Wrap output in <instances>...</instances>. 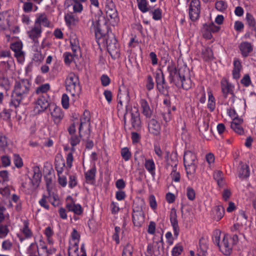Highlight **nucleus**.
<instances>
[{"label":"nucleus","instance_id":"nucleus-1","mask_svg":"<svg viewBox=\"0 0 256 256\" xmlns=\"http://www.w3.org/2000/svg\"><path fill=\"white\" fill-rule=\"evenodd\" d=\"M30 84L28 80L20 79L15 81L10 104L16 108L30 93Z\"/></svg>","mask_w":256,"mask_h":256},{"label":"nucleus","instance_id":"nucleus-2","mask_svg":"<svg viewBox=\"0 0 256 256\" xmlns=\"http://www.w3.org/2000/svg\"><path fill=\"white\" fill-rule=\"evenodd\" d=\"M238 242V236L236 234L232 236L225 234L221 242H220V236L214 237V242L219 247L220 250L226 256H230L232 254L233 248Z\"/></svg>","mask_w":256,"mask_h":256},{"label":"nucleus","instance_id":"nucleus-3","mask_svg":"<svg viewBox=\"0 0 256 256\" xmlns=\"http://www.w3.org/2000/svg\"><path fill=\"white\" fill-rule=\"evenodd\" d=\"M117 100L118 112L124 115V123H126V115L128 114V110L131 109V106L130 104L129 91L128 88L124 86L119 88Z\"/></svg>","mask_w":256,"mask_h":256},{"label":"nucleus","instance_id":"nucleus-4","mask_svg":"<svg viewBox=\"0 0 256 256\" xmlns=\"http://www.w3.org/2000/svg\"><path fill=\"white\" fill-rule=\"evenodd\" d=\"M67 92H69L72 96H78L81 91L78 76L71 72L68 76L65 81Z\"/></svg>","mask_w":256,"mask_h":256},{"label":"nucleus","instance_id":"nucleus-5","mask_svg":"<svg viewBox=\"0 0 256 256\" xmlns=\"http://www.w3.org/2000/svg\"><path fill=\"white\" fill-rule=\"evenodd\" d=\"M132 220L134 226L140 228L144 222V214L142 210V202H136L132 206Z\"/></svg>","mask_w":256,"mask_h":256},{"label":"nucleus","instance_id":"nucleus-6","mask_svg":"<svg viewBox=\"0 0 256 256\" xmlns=\"http://www.w3.org/2000/svg\"><path fill=\"white\" fill-rule=\"evenodd\" d=\"M184 163L188 174H192L196 172L198 161L194 154L190 150L186 152L184 156Z\"/></svg>","mask_w":256,"mask_h":256},{"label":"nucleus","instance_id":"nucleus-7","mask_svg":"<svg viewBox=\"0 0 256 256\" xmlns=\"http://www.w3.org/2000/svg\"><path fill=\"white\" fill-rule=\"evenodd\" d=\"M33 176L32 178L31 179L30 178H27V180L30 183V186H26V182H24L22 184V186L28 190H32L36 188L40 182L42 178V174L38 166H35L33 168Z\"/></svg>","mask_w":256,"mask_h":256},{"label":"nucleus","instance_id":"nucleus-8","mask_svg":"<svg viewBox=\"0 0 256 256\" xmlns=\"http://www.w3.org/2000/svg\"><path fill=\"white\" fill-rule=\"evenodd\" d=\"M155 79L156 88L162 94L168 95L169 86L166 82L164 76L161 69L157 70L156 72Z\"/></svg>","mask_w":256,"mask_h":256},{"label":"nucleus","instance_id":"nucleus-9","mask_svg":"<svg viewBox=\"0 0 256 256\" xmlns=\"http://www.w3.org/2000/svg\"><path fill=\"white\" fill-rule=\"evenodd\" d=\"M106 44L108 53L112 57L119 56L120 50L114 36L113 34L108 35L106 39Z\"/></svg>","mask_w":256,"mask_h":256},{"label":"nucleus","instance_id":"nucleus-10","mask_svg":"<svg viewBox=\"0 0 256 256\" xmlns=\"http://www.w3.org/2000/svg\"><path fill=\"white\" fill-rule=\"evenodd\" d=\"M200 1L199 0H192L190 4L189 16L192 21L197 20L200 17Z\"/></svg>","mask_w":256,"mask_h":256},{"label":"nucleus","instance_id":"nucleus-11","mask_svg":"<svg viewBox=\"0 0 256 256\" xmlns=\"http://www.w3.org/2000/svg\"><path fill=\"white\" fill-rule=\"evenodd\" d=\"M90 114L88 111H84L82 116L80 119V126L78 128V133L80 134V136H82V132L84 126L88 130V135L86 138H88L90 134Z\"/></svg>","mask_w":256,"mask_h":256},{"label":"nucleus","instance_id":"nucleus-12","mask_svg":"<svg viewBox=\"0 0 256 256\" xmlns=\"http://www.w3.org/2000/svg\"><path fill=\"white\" fill-rule=\"evenodd\" d=\"M167 70L169 74L168 78L170 83H174L176 85L177 83L178 84L177 80L178 81L180 79L178 78V72L177 71L175 64L173 62L168 64Z\"/></svg>","mask_w":256,"mask_h":256},{"label":"nucleus","instance_id":"nucleus-13","mask_svg":"<svg viewBox=\"0 0 256 256\" xmlns=\"http://www.w3.org/2000/svg\"><path fill=\"white\" fill-rule=\"evenodd\" d=\"M170 219L173 228L174 236L177 237L179 234L180 228L178 224L176 212L174 208H172L170 210Z\"/></svg>","mask_w":256,"mask_h":256},{"label":"nucleus","instance_id":"nucleus-14","mask_svg":"<svg viewBox=\"0 0 256 256\" xmlns=\"http://www.w3.org/2000/svg\"><path fill=\"white\" fill-rule=\"evenodd\" d=\"M87 0H66L65 4L67 6L72 5L74 12L80 13L83 10V4L86 2Z\"/></svg>","mask_w":256,"mask_h":256},{"label":"nucleus","instance_id":"nucleus-15","mask_svg":"<svg viewBox=\"0 0 256 256\" xmlns=\"http://www.w3.org/2000/svg\"><path fill=\"white\" fill-rule=\"evenodd\" d=\"M224 213L225 210L222 206H216L212 208L210 212V216L212 220L218 222L224 217Z\"/></svg>","mask_w":256,"mask_h":256},{"label":"nucleus","instance_id":"nucleus-16","mask_svg":"<svg viewBox=\"0 0 256 256\" xmlns=\"http://www.w3.org/2000/svg\"><path fill=\"white\" fill-rule=\"evenodd\" d=\"M220 86L222 96L224 98H228V94L234 91V86L230 83L226 78H222L220 82Z\"/></svg>","mask_w":256,"mask_h":256},{"label":"nucleus","instance_id":"nucleus-17","mask_svg":"<svg viewBox=\"0 0 256 256\" xmlns=\"http://www.w3.org/2000/svg\"><path fill=\"white\" fill-rule=\"evenodd\" d=\"M36 107L38 108L39 112H44L49 106V102L48 100L46 94L40 95L38 96L36 102Z\"/></svg>","mask_w":256,"mask_h":256},{"label":"nucleus","instance_id":"nucleus-18","mask_svg":"<svg viewBox=\"0 0 256 256\" xmlns=\"http://www.w3.org/2000/svg\"><path fill=\"white\" fill-rule=\"evenodd\" d=\"M51 116L54 123L58 125L64 117V113L62 110L56 106H54L52 110L50 112Z\"/></svg>","mask_w":256,"mask_h":256},{"label":"nucleus","instance_id":"nucleus-19","mask_svg":"<svg viewBox=\"0 0 256 256\" xmlns=\"http://www.w3.org/2000/svg\"><path fill=\"white\" fill-rule=\"evenodd\" d=\"M149 132L154 136L160 134L161 127L160 123L154 118L150 120L148 124Z\"/></svg>","mask_w":256,"mask_h":256},{"label":"nucleus","instance_id":"nucleus-20","mask_svg":"<svg viewBox=\"0 0 256 256\" xmlns=\"http://www.w3.org/2000/svg\"><path fill=\"white\" fill-rule=\"evenodd\" d=\"M42 33V28H39L36 25L30 30L28 32V34L30 38H31L34 44H38V38L40 36Z\"/></svg>","mask_w":256,"mask_h":256},{"label":"nucleus","instance_id":"nucleus-21","mask_svg":"<svg viewBox=\"0 0 256 256\" xmlns=\"http://www.w3.org/2000/svg\"><path fill=\"white\" fill-rule=\"evenodd\" d=\"M178 78L182 86L184 89L188 90L192 87V80L188 76H184L180 70L178 71Z\"/></svg>","mask_w":256,"mask_h":256},{"label":"nucleus","instance_id":"nucleus-22","mask_svg":"<svg viewBox=\"0 0 256 256\" xmlns=\"http://www.w3.org/2000/svg\"><path fill=\"white\" fill-rule=\"evenodd\" d=\"M55 168L57 171L58 174H62L65 167V161L61 155H57L55 158L54 162Z\"/></svg>","mask_w":256,"mask_h":256},{"label":"nucleus","instance_id":"nucleus-23","mask_svg":"<svg viewBox=\"0 0 256 256\" xmlns=\"http://www.w3.org/2000/svg\"><path fill=\"white\" fill-rule=\"evenodd\" d=\"M240 50L244 57H246L253 50V47L250 42H242L240 46Z\"/></svg>","mask_w":256,"mask_h":256},{"label":"nucleus","instance_id":"nucleus-24","mask_svg":"<svg viewBox=\"0 0 256 256\" xmlns=\"http://www.w3.org/2000/svg\"><path fill=\"white\" fill-rule=\"evenodd\" d=\"M140 104L142 108V114L147 118H150L152 110L150 109L148 102L144 99H142L140 100Z\"/></svg>","mask_w":256,"mask_h":256},{"label":"nucleus","instance_id":"nucleus-25","mask_svg":"<svg viewBox=\"0 0 256 256\" xmlns=\"http://www.w3.org/2000/svg\"><path fill=\"white\" fill-rule=\"evenodd\" d=\"M66 208L69 212H72L74 214L80 215L83 212L82 208L80 204H76L73 202L66 204Z\"/></svg>","mask_w":256,"mask_h":256},{"label":"nucleus","instance_id":"nucleus-26","mask_svg":"<svg viewBox=\"0 0 256 256\" xmlns=\"http://www.w3.org/2000/svg\"><path fill=\"white\" fill-rule=\"evenodd\" d=\"M154 256H162L164 254V242L162 240V236L161 240L159 242H156L154 243Z\"/></svg>","mask_w":256,"mask_h":256},{"label":"nucleus","instance_id":"nucleus-27","mask_svg":"<svg viewBox=\"0 0 256 256\" xmlns=\"http://www.w3.org/2000/svg\"><path fill=\"white\" fill-rule=\"evenodd\" d=\"M242 69L240 62L235 58L234 60V68L232 72V76L235 79H238L240 76V72Z\"/></svg>","mask_w":256,"mask_h":256},{"label":"nucleus","instance_id":"nucleus-28","mask_svg":"<svg viewBox=\"0 0 256 256\" xmlns=\"http://www.w3.org/2000/svg\"><path fill=\"white\" fill-rule=\"evenodd\" d=\"M130 122L132 126L134 129L138 130L140 128L141 122L138 112L131 113Z\"/></svg>","mask_w":256,"mask_h":256},{"label":"nucleus","instance_id":"nucleus-29","mask_svg":"<svg viewBox=\"0 0 256 256\" xmlns=\"http://www.w3.org/2000/svg\"><path fill=\"white\" fill-rule=\"evenodd\" d=\"M240 168L238 170V176L242 178H248L250 174L248 166L242 162H240Z\"/></svg>","mask_w":256,"mask_h":256},{"label":"nucleus","instance_id":"nucleus-30","mask_svg":"<svg viewBox=\"0 0 256 256\" xmlns=\"http://www.w3.org/2000/svg\"><path fill=\"white\" fill-rule=\"evenodd\" d=\"M91 28L94 31L95 36L96 38H100L104 34L100 28V24L99 20H96L95 22H92Z\"/></svg>","mask_w":256,"mask_h":256},{"label":"nucleus","instance_id":"nucleus-31","mask_svg":"<svg viewBox=\"0 0 256 256\" xmlns=\"http://www.w3.org/2000/svg\"><path fill=\"white\" fill-rule=\"evenodd\" d=\"M178 164V159L177 156L176 154H172L170 155V158H166V169H168L169 166L173 168H177Z\"/></svg>","mask_w":256,"mask_h":256},{"label":"nucleus","instance_id":"nucleus-32","mask_svg":"<svg viewBox=\"0 0 256 256\" xmlns=\"http://www.w3.org/2000/svg\"><path fill=\"white\" fill-rule=\"evenodd\" d=\"M34 24L41 28V24L44 26H49V22L44 14H40L37 17Z\"/></svg>","mask_w":256,"mask_h":256},{"label":"nucleus","instance_id":"nucleus-33","mask_svg":"<svg viewBox=\"0 0 256 256\" xmlns=\"http://www.w3.org/2000/svg\"><path fill=\"white\" fill-rule=\"evenodd\" d=\"M213 176L216 182L218 185L220 187H222L224 186L225 182L224 180V174L222 171L216 170L214 172Z\"/></svg>","mask_w":256,"mask_h":256},{"label":"nucleus","instance_id":"nucleus-34","mask_svg":"<svg viewBox=\"0 0 256 256\" xmlns=\"http://www.w3.org/2000/svg\"><path fill=\"white\" fill-rule=\"evenodd\" d=\"M144 166L152 175L154 176L155 174L156 166L152 159L146 160Z\"/></svg>","mask_w":256,"mask_h":256},{"label":"nucleus","instance_id":"nucleus-35","mask_svg":"<svg viewBox=\"0 0 256 256\" xmlns=\"http://www.w3.org/2000/svg\"><path fill=\"white\" fill-rule=\"evenodd\" d=\"M10 226V222L6 224L0 223V238H5L10 232L8 226Z\"/></svg>","mask_w":256,"mask_h":256},{"label":"nucleus","instance_id":"nucleus-36","mask_svg":"<svg viewBox=\"0 0 256 256\" xmlns=\"http://www.w3.org/2000/svg\"><path fill=\"white\" fill-rule=\"evenodd\" d=\"M139 10L143 13L150 11L148 2L146 0H136Z\"/></svg>","mask_w":256,"mask_h":256},{"label":"nucleus","instance_id":"nucleus-37","mask_svg":"<svg viewBox=\"0 0 256 256\" xmlns=\"http://www.w3.org/2000/svg\"><path fill=\"white\" fill-rule=\"evenodd\" d=\"M50 88V86L48 84H43L36 88L35 93L38 96L45 94Z\"/></svg>","mask_w":256,"mask_h":256},{"label":"nucleus","instance_id":"nucleus-38","mask_svg":"<svg viewBox=\"0 0 256 256\" xmlns=\"http://www.w3.org/2000/svg\"><path fill=\"white\" fill-rule=\"evenodd\" d=\"M202 58L205 61L211 60L213 58V52L212 49L208 47L202 50Z\"/></svg>","mask_w":256,"mask_h":256},{"label":"nucleus","instance_id":"nucleus-39","mask_svg":"<svg viewBox=\"0 0 256 256\" xmlns=\"http://www.w3.org/2000/svg\"><path fill=\"white\" fill-rule=\"evenodd\" d=\"M208 108L210 110L211 112H212L216 108V100L214 97V96L211 92H208Z\"/></svg>","mask_w":256,"mask_h":256},{"label":"nucleus","instance_id":"nucleus-40","mask_svg":"<svg viewBox=\"0 0 256 256\" xmlns=\"http://www.w3.org/2000/svg\"><path fill=\"white\" fill-rule=\"evenodd\" d=\"M133 251L132 245L128 243L123 248L122 256H132Z\"/></svg>","mask_w":256,"mask_h":256},{"label":"nucleus","instance_id":"nucleus-41","mask_svg":"<svg viewBox=\"0 0 256 256\" xmlns=\"http://www.w3.org/2000/svg\"><path fill=\"white\" fill-rule=\"evenodd\" d=\"M64 19L66 24L69 26L74 25L78 22L77 18L72 14H66Z\"/></svg>","mask_w":256,"mask_h":256},{"label":"nucleus","instance_id":"nucleus-42","mask_svg":"<svg viewBox=\"0 0 256 256\" xmlns=\"http://www.w3.org/2000/svg\"><path fill=\"white\" fill-rule=\"evenodd\" d=\"M120 154L125 161H128L132 157V154L127 147L122 148Z\"/></svg>","mask_w":256,"mask_h":256},{"label":"nucleus","instance_id":"nucleus-43","mask_svg":"<svg viewBox=\"0 0 256 256\" xmlns=\"http://www.w3.org/2000/svg\"><path fill=\"white\" fill-rule=\"evenodd\" d=\"M96 173V168L95 166H94L92 168L88 170L85 174V177L87 180H94L95 178Z\"/></svg>","mask_w":256,"mask_h":256},{"label":"nucleus","instance_id":"nucleus-44","mask_svg":"<svg viewBox=\"0 0 256 256\" xmlns=\"http://www.w3.org/2000/svg\"><path fill=\"white\" fill-rule=\"evenodd\" d=\"M106 14L108 18L111 20L113 19L114 21L118 19V14L116 8L112 10H106Z\"/></svg>","mask_w":256,"mask_h":256},{"label":"nucleus","instance_id":"nucleus-45","mask_svg":"<svg viewBox=\"0 0 256 256\" xmlns=\"http://www.w3.org/2000/svg\"><path fill=\"white\" fill-rule=\"evenodd\" d=\"M246 19L249 26L252 27V29H254L256 26V22L252 15L250 13H247Z\"/></svg>","mask_w":256,"mask_h":256},{"label":"nucleus","instance_id":"nucleus-46","mask_svg":"<svg viewBox=\"0 0 256 256\" xmlns=\"http://www.w3.org/2000/svg\"><path fill=\"white\" fill-rule=\"evenodd\" d=\"M79 124V120L78 119L76 118L73 120L72 122L70 124L68 128V132L70 135L75 134L76 132V126Z\"/></svg>","mask_w":256,"mask_h":256},{"label":"nucleus","instance_id":"nucleus-47","mask_svg":"<svg viewBox=\"0 0 256 256\" xmlns=\"http://www.w3.org/2000/svg\"><path fill=\"white\" fill-rule=\"evenodd\" d=\"M70 44L72 47V50L74 53V56H78L77 52L80 51V47L78 45V41H76L75 40H70Z\"/></svg>","mask_w":256,"mask_h":256},{"label":"nucleus","instance_id":"nucleus-48","mask_svg":"<svg viewBox=\"0 0 256 256\" xmlns=\"http://www.w3.org/2000/svg\"><path fill=\"white\" fill-rule=\"evenodd\" d=\"M12 110H8L6 108H4L2 112H0V116L6 121L9 120L10 119L11 114L10 112Z\"/></svg>","mask_w":256,"mask_h":256},{"label":"nucleus","instance_id":"nucleus-49","mask_svg":"<svg viewBox=\"0 0 256 256\" xmlns=\"http://www.w3.org/2000/svg\"><path fill=\"white\" fill-rule=\"evenodd\" d=\"M150 13L152 14V18L156 20H160L162 18V10L159 8L151 11Z\"/></svg>","mask_w":256,"mask_h":256},{"label":"nucleus","instance_id":"nucleus-50","mask_svg":"<svg viewBox=\"0 0 256 256\" xmlns=\"http://www.w3.org/2000/svg\"><path fill=\"white\" fill-rule=\"evenodd\" d=\"M204 28L210 30L211 32H218L220 29V26H216L214 23H210L208 24H204Z\"/></svg>","mask_w":256,"mask_h":256},{"label":"nucleus","instance_id":"nucleus-51","mask_svg":"<svg viewBox=\"0 0 256 256\" xmlns=\"http://www.w3.org/2000/svg\"><path fill=\"white\" fill-rule=\"evenodd\" d=\"M82 136H80L79 134V136H78L77 135H76L75 134L71 135L70 138V144L72 146H76L80 142V138H82Z\"/></svg>","mask_w":256,"mask_h":256},{"label":"nucleus","instance_id":"nucleus-52","mask_svg":"<svg viewBox=\"0 0 256 256\" xmlns=\"http://www.w3.org/2000/svg\"><path fill=\"white\" fill-rule=\"evenodd\" d=\"M14 162L15 166L18 168H20L23 166V162L22 158L17 154H14Z\"/></svg>","mask_w":256,"mask_h":256},{"label":"nucleus","instance_id":"nucleus-53","mask_svg":"<svg viewBox=\"0 0 256 256\" xmlns=\"http://www.w3.org/2000/svg\"><path fill=\"white\" fill-rule=\"evenodd\" d=\"M216 8L219 11L222 12L227 8V4L223 0H219L216 2L215 4Z\"/></svg>","mask_w":256,"mask_h":256},{"label":"nucleus","instance_id":"nucleus-54","mask_svg":"<svg viewBox=\"0 0 256 256\" xmlns=\"http://www.w3.org/2000/svg\"><path fill=\"white\" fill-rule=\"evenodd\" d=\"M231 128L235 132L242 134L244 132V130L241 124H230Z\"/></svg>","mask_w":256,"mask_h":256},{"label":"nucleus","instance_id":"nucleus-55","mask_svg":"<svg viewBox=\"0 0 256 256\" xmlns=\"http://www.w3.org/2000/svg\"><path fill=\"white\" fill-rule=\"evenodd\" d=\"M48 196L43 194L42 198L39 201V204L40 206L46 210H48L49 208V206L48 204Z\"/></svg>","mask_w":256,"mask_h":256},{"label":"nucleus","instance_id":"nucleus-56","mask_svg":"<svg viewBox=\"0 0 256 256\" xmlns=\"http://www.w3.org/2000/svg\"><path fill=\"white\" fill-rule=\"evenodd\" d=\"M186 196L190 200H193L196 197V192L190 186L186 188Z\"/></svg>","mask_w":256,"mask_h":256},{"label":"nucleus","instance_id":"nucleus-57","mask_svg":"<svg viewBox=\"0 0 256 256\" xmlns=\"http://www.w3.org/2000/svg\"><path fill=\"white\" fill-rule=\"evenodd\" d=\"M0 160L3 167H6L9 166L10 164V158L6 155H4L0 156Z\"/></svg>","mask_w":256,"mask_h":256},{"label":"nucleus","instance_id":"nucleus-58","mask_svg":"<svg viewBox=\"0 0 256 256\" xmlns=\"http://www.w3.org/2000/svg\"><path fill=\"white\" fill-rule=\"evenodd\" d=\"M22 44L21 42H16L10 45V48L14 52H17L22 50Z\"/></svg>","mask_w":256,"mask_h":256},{"label":"nucleus","instance_id":"nucleus-59","mask_svg":"<svg viewBox=\"0 0 256 256\" xmlns=\"http://www.w3.org/2000/svg\"><path fill=\"white\" fill-rule=\"evenodd\" d=\"M154 82L152 78L150 75H148L147 77L146 88L148 90H150L154 88Z\"/></svg>","mask_w":256,"mask_h":256},{"label":"nucleus","instance_id":"nucleus-60","mask_svg":"<svg viewBox=\"0 0 256 256\" xmlns=\"http://www.w3.org/2000/svg\"><path fill=\"white\" fill-rule=\"evenodd\" d=\"M75 56L74 54H72L70 52H65L64 54V62L67 64H70L73 60L74 57Z\"/></svg>","mask_w":256,"mask_h":256},{"label":"nucleus","instance_id":"nucleus-61","mask_svg":"<svg viewBox=\"0 0 256 256\" xmlns=\"http://www.w3.org/2000/svg\"><path fill=\"white\" fill-rule=\"evenodd\" d=\"M62 107L67 109L69 107V98L66 94H63L62 98Z\"/></svg>","mask_w":256,"mask_h":256},{"label":"nucleus","instance_id":"nucleus-62","mask_svg":"<svg viewBox=\"0 0 256 256\" xmlns=\"http://www.w3.org/2000/svg\"><path fill=\"white\" fill-rule=\"evenodd\" d=\"M10 68V64L8 60L0 62V68L2 72H6Z\"/></svg>","mask_w":256,"mask_h":256},{"label":"nucleus","instance_id":"nucleus-63","mask_svg":"<svg viewBox=\"0 0 256 256\" xmlns=\"http://www.w3.org/2000/svg\"><path fill=\"white\" fill-rule=\"evenodd\" d=\"M12 244L9 240H4L2 245V250H10L12 248Z\"/></svg>","mask_w":256,"mask_h":256},{"label":"nucleus","instance_id":"nucleus-64","mask_svg":"<svg viewBox=\"0 0 256 256\" xmlns=\"http://www.w3.org/2000/svg\"><path fill=\"white\" fill-rule=\"evenodd\" d=\"M183 250V248L181 246H175L172 250V253L173 256H179L182 251Z\"/></svg>","mask_w":256,"mask_h":256}]
</instances>
